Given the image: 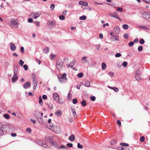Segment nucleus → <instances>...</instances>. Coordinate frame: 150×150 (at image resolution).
Returning <instances> with one entry per match:
<instances>
[{
  "label": "nucleus",
  "mask_w": 150,
  "mask_h": 150,
  "mask_svg": "<svg viewBox=\"0 0 150 150\" xmlns=\"http://www.w3.org/2000/svg\"><path fill=\"white\" fill-rule=\"evenodd\" d=\"M4 132L6 133L13 131L15 130V128L13 125L9 123H1Z\"/></svg>",
  "instance_id": "nucleus-1"
},
{
  "label": "nucleus",
  "mask_w": 150,
  "mask_h": 150,
  "mask_svg": "<svg viewBox=\"0 0 150 150\" xmlns=\"http://www.w3.org/2000/svg\"><path fill=\"white\" fill-rule=\"evenodd\" d=\"M63 65V62L62 60L59 59L57 62L56 65V68L58 70H60L62 69Z\"/></svg>",
  "instance_id": "nucleus-2"
},
{
  "label": "nucleus",
  "mask_w": 150,
  "mask_h": 150,
  "mask_svg": "<svg viewBox=\"0 0 150 150\" xmlns=\"http://www.w3.org/2000/svg\"><path fill=\"white\" fill-rule=\"evenodd\" d=\"M10 25L11 27L17 28L18 27V23L15 19L12 18L10 22Z\"/></svg>",
  "instance_id": "nucleus-3"
},
{
  "label": "nucleus",
  "mask_w": 150,
  "mask_h": 150,
  "mask_svg": "<svg viewBox=\"0 0 150 150\" xmlns=\"http://www.w3.org/2000/svg\"><path fill=\"white\" fill-rule=\"evenodd\" d=\"M143 18L146 20L148 21V20L150 17V13L149 12H144L142 13Z\"/></svg>",
  "instance_id": "nucleus-4"
},
{
  "label": "nucleus",
  "mask_w": 150,
  "mask_h": 150,
  "mask_svg": "<svg viewBox=\"0 0 150 150\" xmlns=\"http://www.w3.org/2000/svg\"><path fill=\"white\" fill-rule=\"evenodd\" d=\"M55 21H47V25L50 28H52L55 25Z\"/></svg>",
  "instance_id": "nucleus-5"
},
{
  "label": "nucleus",
  "mask_w": 150,
  "mask_h": 150,
  "mask_svg": "<svg viewBox=\"0 0 150 150\" xmlns=\"http://www.w3.org/2000/svg\"><path fill=\"white\" fill-rule=\"evenodd\" d=\"M53 98L54 101L59 102V97L58 94L57 93H54L53 94Z\"/></svg>",
  "instance_id": "nucleus-6"
},
{
  "label": "nucleus",
  "mask_w": 150,
  "mask_h": 150,
  "mask_svg": "<svg viewBox=\"0 0 150 150\" xmlns=\"http://www.w3.org/2000/svg\"><path fill=\"white\" fill-rule=\"evenodd\" d=\"M59 80L61 82H63L62 79H63L66 81L67 80V78L66 77V73H64L62 74V75L61 76V77L59 78Z\"/></svg>",
  "instance_id": "nucleus-7"
},
{
  "label": "nucleus",
  "mask_w": 150,
  "mask_h": 150,
  "mask_svg": "<svg viewBox=\"0 0 150 150\" xmlns=\"http://www.w3.org/2000/svg\"><path fill=\"white\" fill-rule=\"evenodd\" d=\"M31 86V83L29 81L25 82L23 85V88L25 89H27Z\"/></svg>",
  "instance_id": "nucleus-8"
},
{
  "label": "nucleus",
  "mask_w": 150,
  "mask_h": 150,
  "mask_svg": "<svg viewBox=\"0 0 150 150\" xmlns=\"http://www.w3.org/2000/svg\"><path fill=\"white\" fill-rule=\"evenodd\" d=\"M10 47L11 50L12 51H14L16 49V47L15 45L13 43H11L10 44Z\"/></svg>",
  "instance_id": "nucleus-9"
},
{
  "label": "nucleus",
  "mask_w": 150,
  "mask_h": 150,
  "mask_svg": "<svg viewBox=\"0 0 150 150\" xmlns=\"http://www.w3.org/2000/svg\"><path fill=\"white\" fill-rule=\"evenodd\" d=\"M55 114L57 116L59 117L62 114V112L60 110H58L56 111Z\"/></svg>",
  "instance_id": "nucleus-10"
},
{
  "label": "nucleus",
  "mask_w": 150,
  "mask_h": 150,
  "mask_svg": "<svg viewBox=\"0 0 150 150\" xmlns=\"http://www.w3.org/2000/svg\"><path fill=\"white\" fill-rule=\"evenodd\" d=\"M3 127L1 123L0 124V136H2L4 134V132Z\"/></svg>",
  "instance_id": "nucleus-11"
},
{
  "label": "nucleus",
  "mask_w": 150,
  "mask_h": 150,
  "mask_svg": "<svg viewBox=\"0 0 150 150\" xmlns=\"http://www.w3.org/2000/svg\"><path fill=\"white\" fill-rule=\"evenodd\" d=\"M18 80V77L17 75H14L12 78L11 81L13 82H16Z\"/></svg>",
  "instance_id": "nucleus-12"
},
{
  "label": "nucleus",
  "mask_w": 150,
  "mask_h": 150,
  "mask_svg": "<svg viewBox=\"0 0 150 150\" xmlns=\"http://www.w3.org/2000/svg\"><path fill=\"white\" fill-rule=\"evenodd\" d=\"M110 39L112 40H118L119 39V37L117 35H113L112 36Z\"/></svg>",
  "instance_id": "nucleus-13"
},
{
  "label": "nucleus",
  "mask_w": 150,
  "mask_h": 150,
  "mask_svg": "<svg viewBox=\"0 0 150 150\" xmlns=\"http://www.w3.org/2000/svg\"><path fill=\"white\" fill-rule=\"evenodd\" d=\"M75 137L74 135L71 134L69 137V139L71 141H73L75 140Z\"/></svg>",
  "instance_id": "nucleus-14"
},
{
  "label": "nucleus",
  "mask_w": 150,
  "mask_h": 150,
  "mask_svg": "<svg viewBox=\"0 0 150 150\" xmlns=\"http://www.w3.org/2000/svg\"><path fill=\"white\" fill-rule=\"evenodd\" d=\"M53 137L52 136H49L48 139H47V140L48 142L50 144L52 143V142H53Z\"/></svg>",
  "instance_id": "nucleus-15"
},
{
  "label": "nucleus",
  "mask_w": 150,
  "mask_h": 150,
  "mask_svg": "<svg viewBox=\"0 0 150 150\" xmlns=\"http://www.w3.org/2000/svg\"><path fill=\"white\" fill-rule=\"evenodd\" d=\"M52 146H54L55 147H58V144L57 142L55 141H53L52 142V143L50 144Z\"/></svg>",
  "instance_id": "nucleus-16"
},
{
  "label": "nucleus",
  "mask_w": 150,
  "mask_h": 150,
  "mask_svg": "<svg viewBox=\"0 0 150 150\" xmlns=\"http://www.w3.org/2000/svg\"><path fill=\"white\" fill-rule=\"evenodd\" d=\"M71 110L72 112L74 114V117L76 118V117L77 115H76V112L75 109L73 108H71Z\"/></svg>",
  "instance_id": "nucleus-17"
},
{
  "label": "nucleus",
  "mask_w": 150,
  "mask_h": 150,
  "mask_svg": "<svg viewBox=\"0 0 150 150\" xmlns=\"http://www.w3.org/2000/svg\"><path fill=\"white\" fill-rule=\"evenodd\" d=\"M49 51V49L48 47H46L43 50V52L45 54H47Z\"/></svg>",
  "instance_id": "nucleus-18"
},
{
  "label": "nucleus",
  "mask_w": 150,
  "mask_h": 150,
  "mask_svg": "<svg viewBox=\"0 0 150 150\" xmlns=\"http://www.w3.org/2000/svg\"><path fill=\"white\" fill-rule=\"evenodd\" d=\"M75 62L74 60H73L71 62H70L69 64V65L68 67H71V68H72L73 66L74 65L75 63Z\"/></svg>",
  "instance_id": "nucleus-19"
},
{
  "label": "nucleus",
  "mask_w": 150,
  "mask_h": 150,
  "mask_svg": "<svg viewBox=\"0 0 150 150\" xmlns=\"http://www.w3.org/2000/svg\"><path fill=\"white\" fill-rule=\"evenodd\" d=\"M120 28L118 26H117L115 27L114 28V30L115 31V32H116L117 33H119L120 31Z\"/></svg>",
  "instance_id": "nucleus-20"
},
{
  "label": "nucleus",
  "mask_w": 150,
  "mask_h": 150,
  "mask_svg": "<svg viewBox=\"0 0 150 150\" xmlns=\"http://www.w3.org/2000/svg\"><path fill=\"white\" fill-rule=\"evenodd\" d=\"M39 103L41 106L43 105V101L41 96L39 98Z\"/></svg>",
  "instance_id": "nucleus-21"
},
{
  "label": "nucleus",
  "mask_w": 150,
  "mask_h": 150,
  "mask_svg": "<svg viewBox=\"0 0 150 150\" xmlns=\"http://www.w3.org/2000/svg\"><path fill=\"white\" fill-rule=\"evenodd\" d=\"M40 15V14L38 13H36L34 14V17L35 18H36L39 17Z\"/></svg>",
  "instance_id": "nucleus-22"
},
{
  "label": "nucleus",
  "mask_w": 150,
  "mask_h": 150,
  "mask_svg": "<svg viewBox=\"0 0 150 150\" xmlns=\"http://www.w3.org/2000/svg\"><path fill=\"white\" fill-rule=\"evenodd\" d=\"M141 72L139 70H137L135 71V76H137L138 75H140Z\"/></svg>",
  "instance_id": "nucleus-23"
},
{
  "label": "nucleus",
  "mask_w": 150,
  "mask_h": 150,
  "mask_svg": "<svg viewBox=\"0 0 150 150\" xmlns=\"http://www.w3.org/2000/svg\"><path fill=\"white\" fill-rule=\"evenodd\" d=\"M102 69L103 70H104L106 68V64L105 63L103 62L102 64Z\"/></svg>",
  "instance_id": "nucleus-24"
},
{
  "label": "nucleus",
  "mask_w": 150,
  "mask_h": 150,
  "mask_svg": "<svg viewBox=\"0 0 150 150\" xmlns=\"http://www.w3.org/2000/svg\"><path fill=\"white\" fill-rule=\"evenodd\" d=\"M33 85L35 84L36 85H37V81L36 78H33Z\"/></svg>",
  "instance_id": "nucleus-25"
},
{
  "label": "nucleus",
  "mask_w": 150,
  "mask_h": 150,
  "mask_svg": "<svg viewBox=\"0 0 150 150\" xmlns=\"http://www.w3.org/2000/svg\"><path fill=\"white\" fill-rule=\"evenodd\" d=\"M3 117L6 119H8L9 118V115L8 114H4Z\"/></svg>",
  "instance_id": "nucleus-26"
},
{
  "label": "nucleus",
  "mask_w": 150,
  "mask_h": 150,
  "mask_svg": "<svg viewBox=\"0 0 150 150\" xmlns=\"http://www.w3.org/2000/svg\"><path fill=\"white\" fill-rule=\"evenodd\" d=\"M135 78L136 80L138 81L140 80L141 79L140 75L135 76Z\"/></svg>",
  "instance_id": "nucleus-27"
},
{
  "label": "nucleus",
  "mask_w": 150,
  "mask_h": 150,
  "mask_svg": "<svg viewBox=\"0 0 150 150\" xmlns=\"http://www.w3.org/2000/svg\"><path fill=\"white\" fill-rule=\"evenodd\" d=\"M86 19V17L85 16H83L79 17V19L80 20H85Z\"/></svg>",
  "instance_id": "nucleus-28"
},
{
  "label": "nucleus",
  "mask_w": 150,
  "mask_h": 150,
  "mask_svg": "<svg viewBox=\"0 0 150 150\" xmlns=\"http://www.w3.org/2000/svg\"><path fill=\"white\" fill-rule=\"evenodd\" d=\"M122 27L124 29H127L129 28V26L127 24H124L122 25Z\"/></svg>",
  "instance_id": "nucleus-29"
},
{
  "label": "nucleus",
  "mask_w": 150,
  "mask_h": 150,
  "mask_svg": "<svg viewBox=\"0 0 150 150\" xmlns=\"http://www.w3.org/2000/svg\"><path fill=\"white\" fill-rule=\"evenodd\" d=\"M85 85L86 87H88L90 86V82L88 81H87L85 83Z\"/></svg>",
  "instance_id": "nucleus-30"
},
{
  "label": "nucleus",
  "mask_w": 150,
  "mask_h": 150,
  "mask_svg": "<svg viewBox=\"0 0 150 150\" xmlns=\"http://www.w3.org/2000/svg\"><path fill=\"white\" fill-rule=\"evenodd\" d=\"M18 72V67H16L14 69V75H17L16 74H17Z\"/></svg>",
  "instance_id": "nucleus-31"
},
{
  "label": "nucleus",
  "mask_w": 150,
  "mask_h": 150,
  "mask_svg": "<svg viewBox=\"0 0 150 150\" xmlns=\"http://www.w3.org/2000/svg\"><path fill=\"white\" fill-rule=\"evenodd\" d=\"M116 141L114 139H112L110 142L111 144L112 145H115L116 143Z\"/></svg>",
  "instance_id": "nucleus-32"
},
{
  "label": "nucleus",
  "mask_w": 150,
  "mask_h": 150,
  "mask_svg": "<svg viewBox=\"0 0 150 150\" xmlns=\"http://www.w3.org/2000/svg\"><path fill=\"white\" fill-rule=\"evenodd\" d=\"M55 5L54 4H52L50 5V8L52 11L55 8Z\"/></svg>",
  "instance_id": "nucleus-33"
},
{
  "label": "nucleus",
  "mask_w": 150,
  "mask_h": 150,
  "mask_svg": "<svg viewBox=\"0 0 150 150\" xmlns=\"http://www.w3.org/2000/svg\"><path fill=\"white\" fill-rule=\"evenodd\" d=\"M24 63V62L21 59H20L19 60V63L21 66H22L23 65Z\"/></svg>",
  "instance_id": "nucleus-34"
},
{
  "label": "nucleus",
  "mask_w": 150,
  "mask_h": 150,
  "mask_svg": "<svg viewBox=\"0 0 150 150\" xmlns=\"http://www.w3.org/2000/svg\"><path fill=\"white\" fill-rule=\"evenodd\" d=\"M120 145L123 146H128L129 145L128 144L123 143H120Z\"/></svg>",
  "instance_id": "nucleus-35"
},
{
  "label": "nucleus",
  "mask_w": 150,
  "mask_h": 150,
  "mask_svg": "<svg viewBox=\"0 0 150 150\" xmlns=\"http://www.w3.org/2000/svg\"><path fill=\"white\" fill-rule=\"evenodd\" d=\"M59 18L62 20H63L65 19V17L63 15H60L59 16Z\"/></svg>",
  "instance_id": "nucleus-36"
},
{
  "label": "nucleus",
  "mask_w": 150,
  "mask_h": 150,
  "mask_svg": "<svg viewBox=\"0 0 150 150\" xmlns=\"http://www.w3.org/2000/svg\"><path fill=\"white\" fill-rule=\"evenodd\" d=\"M134 42L132 41L130 42L129 43L128 45L129 46L131 47L132 46L134 45Z\"/></svg>",
  "instance_id": "nucleus-37"
},
{
  "label": "nucleus",
  "mask_w": 150,
  "mask_h": 150,
  "mask_svg": "<svg viewBox=\"0 0 150 150\" xmlns=\"http://www.w3.org/2000/svg\"><path fill=\"white\" fill-rule=\"evenodd\" d=\"M143 47L142 46H140L138 47V50L139 52L142 51L143 50Z\"/></svg>",
  "instance_id": "nucleus-38"
},
{
  "label": "nucleus",
  "mask_w": 150,
  "mask_h": 150,
  "mask_svg": "<svg viewBox=\"0 0 150 150\" xmlns=\"http://www.w3.org/2000/svg\"><path fill=\"white\" fill-rule=\"evenodd\" d=\"M77 147L79 148L82 149L83 147V146L81 145L79 143H77Z\"/></svg>",
  "instance_id": "nucleus-39"
},
{
  "label": "nucleus",
  "mask_w": 150,
  "mask_h": 150,
  "mask_svg": "<svg viewBox=\"0 0 150 150\" xmlns=\"http://www.w3.org/2000/svg\"><path fill=\"white\" fill-rule=\"evenodd\" d=\"M108 74L110 76L112 77H113L114 75V73L112 72H110L108 73Z\"/></svg>",
  "instance_id": "nucleus-40"
},
{
  "label": "nucleus",
  "mask_w": 150,
  "mask_h": 150,
  "mask_svg": "<svg viewBox=\"0 0 150 150\" xmlns=\"http://www.w3.org/2000/svg\"><path fill=\"white\" fill-rule=\"evenodd\" d=\"M67 98L69 100H70L71 98V93L70 92L68 94Z\"/></svg>",
  "instance_id": "nucleus-41"
},
{
  "label": "nucleus",
  "mask_w": 150,
  "mask_h": 150,
  "mask_svg": "<svg viewBox=\"0 0 150 150\" xmlns=\"http://www.w3.org/2000/svg\"><path fill=\"white\" fill-rule=\"evenodd\" d=\"M83 76V74L82 73H80L78 74V76L79 78H81Z\"/></svg>",
  "instance_id": "nucleus-42"
},
{
  "label": "nucleus",
  "mask_w": 150,
  "mask_h": 150,
  "mask_svg": "<svg viewBox=\"0 0 150 150\" xmlns=\"http://www.w3.org/2000/svg\"><path fill=\"white\" fill-rule=\"evenodd\" d=\"M87 57L86 56L82 58V60H85L86 62H88V61L87 59Z\"/></svg>",
  "instance_id": "nucleus-43"
},
{
  "label": "nucleus",
  "mask_w": 150,
  "mask_h": 150,
  "mask_svg": "<svg viewBox=\"0 0 150 150\" xmlns=\"http://www.w3.org/2000/svg\"><path fill=\"white\" fill-rule=\"evenodd\" d=\"M145 140V137L144 136H142L140 138V141L141 142H143Z\"/></svg>",
  "instance_id": "nucleus-44"
},
{
  "label": "nucleus",
  "mask_w": 150,
  "mask_h": 150,
  "mask_svg": "<svg viewBox=\"0 0 150 150\" xmlns=\"http://www.w3.org/2000/svg\"><path fill=\"white\" fill-rule=\"evenodd\" d=\"M81 104L82 105L84 106L86 105V103L85 100H83L81 102Z\"/></svg>",
  "instance_id": "nucleus-45"
},
{
  "label": "nucleus",
  "mask_w": 150,
  "mask_h": 150,
  "mask_svg": "<svg viewBox=\"0 0 150 150\" xmlns=\"http://www.w3.org/2000/svg\"><path fill=\"white\" fill-rule=\"evenodd\" d=\"M110 16H111L112 17H114V18H116L117 19V18H118V16L117 15H111L110 14L109 15Z\"/></svg>",
  "instance_id": "nucleus-46"
},
{
  "label": "nucleus",
  "mask_w": 150,
  "mask_h": 150,
  "mask_svg": "<svg viewBox=\"0 0 150 150\" xmlns=\"http://www.w3.org/2000/svg\"><path fill=\"white\" fill-rule=\"evenodd\" d=\"M56 57V55H54L53 54H51L50 56V58L52 60L54 58H55V57Z\"/></svg>",
  "instance_id": "nucleus-47"
},
{
  "label": "nucleus",
  "mask_w": 150,
  "mask_h": 150,
  "mask_svg": "<svg viewBox=\"0 0 150 150\" xmlns=\"http://www.w3.org/2000/svg\"><path fill=\"white\" fill-rule=\"evenodd\" d=\"M139 43L141 44H143L144 43V40L143 39H141L139 42Z\"/></svg>",
  "instance_id": "nucleus-48"
},
{
  "label": "nucleus",
  "mask_w": 150,
  "mask_h": 150,
  "mask_svg": "<svg viewBox=\"0 0 150 150\" xmlns=\"http://www.w3.org/2000/svg\"><path fill=\"white\" fill-rule=\"evenodd\" d=\"M127 65V63L126 62H124L122 63V65L124 67H126Z\"/></svg>",
  "instance_id": "nucleus-49"
},
{
  "label": "nucleus",
  "mask_w": 150,
  "mask_h": 150,
  "mask_svg": "<svg viewBox=\"0 0 150 150\" xmlns=\"http://www.w3.org/2000/svg\"><path fill=\"white\" fill-rule=\"evenodd\" d=\"M23 67L25 71H27L28 69V66L26 64H25L23 66Z\"/></svg>",
  "instance_id": "nucleus-50"
},
{
  "label": "nucleus",
  "mask_w": 150,
  "mask_h": 150,
  "mask_svg": "<svg viewBox=\"0 0 150 150\" xmlns=\"http://www.w3.org/2000/svg\"><path fill=\"white\" fill-rule=\"evenodd\" d=\"M67 145L69 147H72L73 146V144L72 143H68L67 144Z\"/></svg>",
  "instance_id": "nucleus-51"
},
{
  "label": "nucleus",
  "mask_w": 150,
  "mask_h": 150,
  "mask_svg": "<svg viewBox=\"0 0 150 150\" xmlns=\"http://www.w3.org/2000/svg\"><path fill=\"white\" fill-rule=\"evenodd\" d=\"M124 37L126 39H127L129 38V36L127 34H125L124 35Z\"/></svg>",
  "instance_id": "nucleus-52"
},
{
  "label": "nucleus",
  "mask_w": 150,
  "mask_h": 150,
  "mask_svg": "<svg viewBox=\"0 0 150 150\" xmlns=\"http://www.w3.org/2000/svg\"><path fill=\"white\" fill-rule=\"evenodd\" d=\"M77 102V100L76 98L74 99L73 100V103L74 104H76Z\"/></svg>",
  "instance_id": "nucleus-53"
},
{
  "label": "nucleus",
  "mask_w": 150,
  "mask_h": 150,
  "mask_svg": "<svg viewBox=\"0 0 150 150\" xmlns=\"http://www.w3.org/2000/svg\"><path fill=\"white\" fill-rule=\"evenodd\" d=\"M121 54L120 53H117L115 55V57H119L120 56H121Z\"/></svg>",
  "instance_id": "nucleus-54"
},
{
  "label": "nucleus",
  "mask_w": 150,
  "mask_h": 150,
  "mask_svg": "<svg viewBox=\"0 0 150 150\" xmlns=\"http://www.w3.org/2000/svg\"><path fill=\"white\" fill-rule=\"evenodd\" d=\"M117 10L118 11L120 12H122L123 11V9L120 7L117 8Z\"/></svg>",
  "instance_id": "nucleus-55"
},
{
  "label": "nucleus",
  "mask_w": 150,
  "mask_h": 150,
  "mask_svg": "<svg viewBox=\"0 0 150 150\" xmlns=\"http://www.w3.org/2000/svg\"><path fill=\"white\" fill-rule=\"evenodd\" d=\"M49 108L50 109H53V105L52 104H49L48 105Z\"/></svg>",
  "instance_id": "nucleus-56"
},
{
  "label": "nucleus",
  "mask_w": 150,
  "mask_h": 150,
  "mask_svg": "<svg viewBox=\"0 0 150 150\" xmlns=\"http://www.w3.org/2000/svg\"><path fill=\"white\" fill-rule=\"evenodd\" d=\"M90 99L94 101L96 100V97L95 96H92L91 97Z\"/></svg>",
  "instance_id": "nucleus-57"
},
{
  "label": "nucleus",
  "mask_w": 150,
  "mask_h": 150,
  "mask_svg": "<svg viewBox=\"0 0 150 150\" xmlns=\"http://www.w3.org/2000/svg\"><path fill=\"white\" fill-rule=\"evenodd\" d=\"M42 146L45 148L47 147V145L45 142H43V143H42Z\"/></svg>",
  "instance_id": "nucleus-58"
},
{
  "label": "nucleus",
  "mask_w": 150,
  "mask_h": 150,
  "mask_svg": "<svg viewBox=\"0 0 150 150\" xmlns=\"http://www.w3.org/2000/svg\"><path fill=\"white\" fill-rule=\"evenodd\" d=\"M146 2L147 4H150V0H142Z\"/></svg>",
  "instance_id": "nucleus-59"
},
{
  "label": "nucleus",
  "mask_w": 150,
  "mask_h": 150,
  "mask_svg": "<svg viewBox=\"0 0 150 150\" xmlns=\"http://www.w3.org/2000/svg\"><path fill=\"white\" fill-rule=\"evenodd\" d=\"M113 89L115 92H117L119 90L116 87H114V88Z\"/></svg>",
  "instance_id": "nucleus-60"
},
{
  "label": "nucleus",
  "mask_w": 150,
  "mask_h": 150,
  "mask_svg": "<svg viewBox=\"0 0 150 150\" xmlns=\"http://www.w3.org/2000/svg\"><path fill=\"white\" fill-rule=\"evenodd\" d=\"M35 23L37 26H39L40 25V22L38 21H36L35 22Z\"/></svg>",
  "instance_id": "nucleus-61"
},
{
  "label": "nucleus",
  "mask_w": 150,
  "mask_h": 150,
  "mask_svg": "<svg viewBox=\"0 0 150 150\" xmlns=\"http://www.w3.org/2000/svg\"><path fill=\"white\" fill-rule=\"evenodd\" d=\"M26 131L27 132L29 133H30L31 132V129L29 128H27L26 129Z\"/></svg>",
  "instance_id": "nucleus-62"
},
{
  "label": "nucleus",
  "mask_w": 150,
  "mask_h": 150,
  "mask_svg": "<svg viewBox=\"0 0 150 150\" xmlns=\"http://www.w3.org/2000/svg\"><path fill=\"white\" fill-rule=\"evenodd\" d=\"M21 52L22 53H23L24 52V48L23 47H21Z\"/></svg>",
  "instance_id": "nucleus-63"
},
{
  "label": "nucleus",
  "mask_w": 150,
  "mask_h": 150,
  "mask_svg": "<svg viewBox=\"0 0 150 150\" xmlns=\"http://www.w3.org/2000/svg\"><path fill=\"white\" fill-rule=\"evenodd\" d=\"M117 149L119 150H124V148L121 146L118 147Z\"/></svg>",
  "instance_id": "nucleus-64"
}]
</instances>
